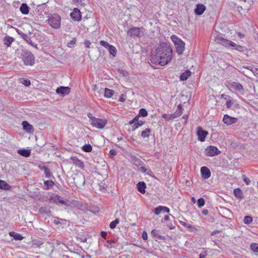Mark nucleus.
<instances>
[{"label":"nucleus","instance_id":"28","mask_svg":"<svg viewBox=\"0 0 258 258\" xmlns=\"http://www.w3.org/2000/svg\"><path fill=\"white\" fill-rule=\"evenodd\" d=\"M4 44L7 47H9L12 44V42L14 41L13 37L10 36H6L3 39Z\"/></svg>","mask_w":258,"mask_h":258},{"label":"nucleus","instance_id":"26","mask_svg":"<svg viewBox=\"0 0 258 258\" xmlns=\"http://www.w3.org/2000/svg\"><path fill=\"white\" fill-rule=\"evenodd\" d=\"M138 191L141 194H144L146 191V185L143 181L138 182L137 184Z\"/></svg>","mask_w":258,"mask_h":258},{"label":"nucleus","instance_id":"42","mask_svg":"<svg viewBox=\"0 0 258 258\" xmlns=\"http://www.w3.org/2000/svg\"><path fill=\"white\" fill-rule=\"evenodd\" d=\"M119 222V219L118 218H116L115 220L112 221L109 225V227L111 229H114L116 225L118 224Z\"/></svg>","mask_w":258,"mask_h":258},{"label":"nucleus","instance_id":"44","mask_svg":"<svg viewBox=\"0 0 258 258\" xmlns=\"http://www.w3.org/2000/svg\"><path fill=\"white\" fill-rule=\"evenodd\" d=\"M170 38L174 43L176 51H177V36L175 35L171 36Z\"/></svg>","mask_w":258,"mask_h":258},{"label":"nucleus","instance_id":"23","mask_svg":"<svg viewBox=\"0 0 258 258\" xmlns=\"http://www.w3.org/2000/svg\"><path fill=\"white\" fill-rule=\"evenodd\" d=\"M233 194L235 197L238 199L241 200L244 199V197L241 189L239 188H237L234 189Z\"/></svg>","mask_w":258,"mask_h":258},{"label":"nucleus","instance_id":"43","mask_svg":"<svg viewBox=\"0 0 258 258\" xmlns=\"http://www.w3.org/2000/svg\"><path fill=\"white\" fill-rule=\"evenodd\" d=\"M145 123V121H142V120H140V121H138V122H137L136 123H135L133 126V131H135L136 130V129H137L139 126H141L142 125H143Z\"/></svg>","mask_w":258,"mask_h":258},{"label":"nucleus","instance_id":"35","mask_svg":"<svg viewBox=\"0 0 258 258\" xmlns=\"http://www.w3.org/2000/svg\"><path fill=\"white\" fill-rule=\"evenodd\" d=\"M151 133V130L150 128H146L141 133V136L143 138H148Z\"/></svg>","mask_w":258,"mask_h":258},{"label":"nucleus","instance_id":"46","mask_svg":"<svg viewBox=\"0 0 258 258\" xmlns=\"http://www.w3.org/2000/svg\"><path fill=\"white\" fill-rule=\"evenodd\" d=\"M147 115H148V112L146 109L143 108L140 109V110L139 111V113L138 114L139 116H142L143 117H145V116H147Z\"/></svg>","mask_w":258,"mask_h":258},{"label":"nucleus","instance_id":"19","mask_svg":"<svg viewBox=\"0 0 258 258\" xmlns=\"http://www.w3.org/2000/svg\"><path fill=\"white\" fill-rule=\"evenodd\" d=\"M206 10V7L201 4L197 5L196 8L195 9V13L197 15H201Z\"/></svg>","mask_w":258,"mask_h":258},{"label":"nucleus","instance_id":"59","mask_svg":"<svg viewBox=\"0 0 258 258\" xmlns=\"http://www.w3.org/2000/svg\"><path fill=\"white\" fill-rule=\"evenodd\" d=\"M91 43L89 40H85L84 42V44L85 46L87 48H89Z\"/></svg>","mask_w":258,"mask_h":258},{"label":"nucleus","instance_id":"3","mask_svg":"<svg viewBox=\"0 0 258 258\" xmlns=\"http://www.w3.org/2000/svg\"><path fill=\"white\" fill-rule=\"evenodd\" d=\"M21 58L25 65L32 66L35 63V57L32 53L28 50H22Z\"/></svg>","mask_w":258,"mask_h":258},{"label":"nucleus","instance_id":"50","mask_svg":"<svg viewBox=\"0 0 258 258\" xmlns=\"http://www.w3.org/2000/svg\"><path fill=\"white\" fill-rule=\"evenodd\" d=\"M243 181L246 183V185H249L250 183V180L249 178L247 177L245 175L242 176Z\"/></svg>","mask_w":258,"mask_h":258},{"label":"nucleus","instance_id":"20","mask_svg":"<svg viewBox=\"0 0 258 258\" xmlns=\"http://www.w3.org/2000/svg\"><path fill=\"white\" fill-rule=\"evenodd\" d=\"M131 159L133 164L136 166L138 167L139 168L141 166H143V165H144V162L135 156H132Z\"/></svg>","mask_w":258,"mask_h":258},{"label":"nucleus","instance_id":"5","mask_svg":"<svg viewBox=\"0 0 258 258\" xmlns=\"http://www.w3.org/2000/svg\"><path fill=\"white\" fill-rule=\"evenodd\" d=\"M107 123V120L106 119L99 118L95 117L90 124L98 129H102Z\"/></svg>","mask_w":258,"mask_h":258},{"label":"nucleus","instance_id":"38","mask_svg":"<svg viewBox=\"0 0 258 258\" xmlns=\"http://www.w3.org/2000/svg\"><path fill=\"white\" fill-rule=\"evenodd\" d=\"M252 2V1L248 0L245 3L242 4V6H240V7L241 9H244L245 10H248L250 7Z\"/></svg>","mask_w":258,"mask_h":258},{"label":"nucleus","instance_id":"54","mask_svg":"<svg viewBox=\"0 0 258 258\" xmlns=\"http://www.w3.org/2000/svg\"><path fill=\"white\" fill-rule=\"evenodd\" d=\"M178 222H179V223L180 224H181L182 226H183L185 228H188L190 225L189 224H188L187 223H186L185 222H183V221H182L180 220H178Z\"/></svg>","mask_w":258,"mask_h":258},{"label":"nucleus","instance_id":"57","mask_svg":"<svg viewBox=\"0 0 258 258\" xmlns=\"http://www.w3.org/2000/svg\"><path fill=\"white\" fill-rule=\"evenodd\" d=\"M87 116H88V118H89V119H90V122L91 121H92L94 120V119L95 118V117L93 116L92 115V113H90V112H89V113H87Z\"/></svg>","mask_w":258,"mask_h":258},{"label":"nucleus","instance_id":"51","mask_svg":"<svg viewBox=\"0 0 258 258\" xmlns=\"http://www.w3.org/2000/svg\"><path fill=\"white\" fill-rule=\"evenodd\" d=\"M126 100V96L125 95L122 94L119 98L118 101L121 102H124Z\"/></svg>","mask_w":258,"mask_h":258},{"label":"nucleus","instance_id":"31","mask_svg":"<svg viewBox=\"0 0 258 258\" xmlns=\"http://www.w3.org/2000/svg\"><path fill=\"white\" fill-rule=\"evenodd\" d=\"M18 153L21 156L25 157H28L30 156L31 151L30 150L27 149H20L18 151Z\"/></svg>","mask_w":258,"mask_h":258},{"label":"nucleus","instance_id":"33","mask_svg":"<svg viewBox=\"0 0 258 258\" xmlns=\"http://www.w3.org/2000/svg\"><path fill=\"white\" fill-rule=\"evenodd\" d=\"M9 235L11 237L14 238L16 240H21L23 239V237L20 234L17 233L14 231L10 232Z\"/></svg>","mask_w":258,"mask_h":258},{"label":"nucleus","instance_id":"55","mask_svg":"<svg viewBox=\"0 0 258 258\" xmlns=\"http://www.w3.org/2000/svg\"><path fill=\"white\" fill-rule=\"evenodd\" d=\"M43 242L42 241H36L33 243V245L36 246V247H40L41 245L43 244Z\"/></svg>","mask_w":258,"mask_h":258},{"label":"nucleus","instance_id":"21","mask_svg":"<svg viewBox=\"0 0 258 258\" xmlns=\"http://www.w3.org/2000/svg\"><path fill=\"white\" fill-rule=\"evenodd\" d=\"M151 234L153 237L157 238L160 240L165 239V237L161 235V232L159 230L157 229H153L151 231Z\"/></svg>","mask_w":258,"mask_h":258},{"label":"nucleus","instance_id":"11","mask_svg":"<svg viewBox=\"0 0 258 258\" xmlns=\"http://www.w3.org/2000/svg\"><path fill=\"white\" fill-rule=\"evenodd\" d=\"M16 31L18 33V34L21 36V37L23 38L27 43L30 44L33 47L38 49L37 47V44L35 43L32 42L31 38L27 34L23 33L19 29H17Z\"/></svg>","mask_w":258,"mask_h":258},{"label":"nucleus","instance_id":"47","mask_svg":"<svg viewBox=\"0 0 258 258\" xmlns=\"http://www.w3.org/2000/svg\"><path fill=\"white\" fill-rule=\"evenodd\" d=\"M250 247L253 251L258 252V243H252Z\"/></svg>","mask_w":258,"mask_h":258},{"label":"nucleus","instance_id":"7","mask_svg":"<svg viewBox=\"0 0 258 258\" xmlns=\"http://www.w3.org/2000/svg\"><path fill=\"white\" fill-rule=\"evenodd\" d=\"M205 154L207 156L212 157L221 153V151L215 146H209L205 149Z\"/></svg>","mask_w":258,"mask_h":258},{"label":"nucleus","instance_id":"32","mask_svg":"<svg viewBox=\"0 0 258 258\" xmlns=\"http://www.w3.org/2000/svg\"><path fill=\"white\" fill-rule=\"evenodd\" d=\"M104 96L105 98H110L114 94V91L113 90L105 88L104 89Z\"/></svg>","mask_w":258,"mask_h":258},{"label":"nucleus","instance_id":"64","mask_svg":"<svg viewBox=\"0 0 258 258\" xmlns=\"http://www.w3.org/2000/svg\"><path fill=\"white\" fill-rule=\"evenodd\" d=\"M237 36L240 38H243L244 37V35L243 34L241 33V32H238L237 33Z\"/></svg>","mask_w":258,"mask_h":258},{"label":"nucleus","instance_id":"6","mask_svg":"<svg viewBox=\"0 0 258 258\" xmlns=\"http://www.w3.org/2000/svg\"><path fill=\"white\" fill-rule=\"evenodd\" d=\"M144 30L143 28L134 27L130 29L128 33L133 38L140 37L143 35Z\"/></svg>","mask_w":258,"mask_h":258},{"label":"nucleus","instance_id":"37","mask_svg":"<svg viewBox=\"0 0 258 258\" xmlns=\"http://www.w3.org/2000/svg\"><path fill=\"white\" fill-rule=\"evenodd\" d=\"M176 112L177 111H176L174 114H165L164 115V118L167 120H172L177 116Z\"/></svg>","mask_w":258,"mask_h":258},{"label":"nucleus","instance_id":"27","mask_svg":"<svg viewBox=\"0 0 258 258\" xmlns=\"http://www.w3.org/2000/svg\"><path fill=\"white\" fill-rule=\"evenodd\" d=\"M191 72L189 70H186L184 72L182 73L179 76L181 81L186 80L191 75Z\"/></svg>","mask_w":258,"mask_h":258},{"label":"nucleus","instance_id":"9","mask_svg":"<svg viewBox=\"0 0 258 258\" xmlns=\"http://www.w3.org/2000/svg\"><path fill=\"white\" fill-rule=\"evenodd\" d=\"M50 201L53 203H54L57 205H67V203L63 199L59 196L57 194L52 195L50 198Z\"/></svg>","mask_w":258,"mask_h":258},{"label":"nucleus","instance_id":"4","mask_svg":"<svg viewBox=\"0 0 258 258\" xmlns=\"http://www.w3.org/2000/svg\"><path fill=\"white\" fill-rule=\"evenodd\" d=\"M48 24L54 29H58L60 27V17L56 14L51 15L47 20Z\"/></svg>","mask_w":258,"mask_h":258},{"label":"nucleus","instance_id":"8","mask_svg":"<svg viewBox=\"0 0 258 258\" xmlns=\"http://www.w3.org/2000/svg\"><path fill=\"white\" fill-rule=\"evenodd\" d=\"M228 85L230 89L240 93H241L244 91L243 86L238 82L229 81L228 82Z\"/></svg>","mask_w":258,"mask_h":258},{"label":"nucleus","instance_id":"24","mask_svg":"<svg viewBox=\"0 0 258 258\" xmlns=\"http://www.w3.org/2000/svg\"><path fill=\"white\" fill-rule=\"evenodd\" d=\"M71 160L73 163L77 167L83 169L84 168V164L83 162L76 157H72Z\"/></svg>","mask_w":258,"mask_h":258},{"label":"nucleus","instance_id":"2","mask_svg":"<svg viewBox=\"0 0 258 258\" xmlns=\"http://www.w3.org/2000/svg\"><path fill=\"white\" fill-rule=\"evenodd\" d=\"M221 34H219L215 37V41L228 48L235 49L241 52L247 51V49L244 46L237 45L232 41L223 38Z\"/></svg>","mask_w":258,"mask_h":258},{"label":"nucleus","instance_id":"12","mask_svg":"<svg viewBox=\"0 0 258 258\" xmlns=\"http://www.w3.org/2000/svg\"><path fill=\"white\" fill-rule=\"evenodd\" d=\"M197 134L198 137V140L203 142L205 141L206 137L208 135V132L203 130L201 126H199L198 127Z\"/></svg>","mask_w":258,"mask_h":258},{"label":"nucleus","instance_id":"18","mask_svg":"<svg viewBox=\"0 0 258 258\" xmlns=\"http://www.w3.org/2000/svg\"><path fill=\"white\" fill-rule=\"evenodd\" d=\"M170 211L169 209L165 206H160L156 207L154 210V213L156 215H159L161 213H168Z\"/></svg>","mask_w":258,"mask_h":258},{"label":"nucleus","instance_id":"1","mask_svg":"<svg viewBox=\"0 0 258 258\" xmlns=\"http://www.w3.org/2000/svg\"><path fill=\"white\" fill-rule=\"evenodd\" d=\"M172 49L170 45L165 42L161 43L151 55V61L153 63L164 66L170 62L172 58Z\"/></svg>","mask_w":258,"mask_h":258},{"label":"nucleus","instance_id":"10","mask_svg":"<svg viewBox=\"0 0 258 258\" xmlns=\"http://www.w3.org/2000/svg\"><path fill=\"white\" fill-rule=\"evenodd\" d=\"M100 44L101 45L106 48L111 55H112L113 56H115L117 50L114 46L109 44L107 42L104 40H101L100 42Z\"/></svg>","mask_w":258,"mask_h":258},{"label":"nucleus","instance_id":"49","mask_svg":"<svg viewBox=\"0 0 258 258\" xmlns=\"http://www.w3.org/2000/svg\"><path fill=\"white\" fill-rule=\"evenodd\" d=\"M76 38H73L72 39V40H71V41H70L69 42H68L67 46H68L69 47L72 48V47H74V45L76 43Z\"/></svg>","mask_w":258,"mask_h":258},{"label":"nucleus","instance_id":"25","mask_svg":"<svg viewBox=\"0 0 258 258\" xmlns=\"http://www.w3.org/2000/svg\"><path fill=\"white\" fill-rule=\"evenodd\" d=\"M39 212L42 215H46L50 216L51 211L48 207L44 206L41 207L39 209Z\"/></svg>","mask_w":258,"mask_h":258},{"label":"nucleus","instance_id":"56","mask_svg":"<svg viewBox=\"0 0 258 258\" xmlns=\"http://www.w3.org/2000/svg\"><path fill=\"white\" fill-rule=\"evenodd\" d=\"M233 104L231 100H229L226 102V105L228 108H230Z\"/></svg>","mask_w":258,"mask_h":258},{"label":"nucleus","instance_id":"52","mask_svg":"<svg viewBox=\"0 0 258 258\" xmlns=\"http://www.w3.org/2000/svg\"><path fill=\"white\" fill-rule=\"evenodd\" d=\"M208 255L206 251H202L199 255V258H205Z\"/></svg>","mask_w":258,"mask_h":258},{"label":"nucleus","instance_id":"61","mask_svg":"<svg viewBox=\"0 0 258 258\" xmlns=\"http://www.w3.org/2000/svg\"><path fill=\"white\" fill-rule=\"evenodd\" d=\"M178 116H179L182 113V108L180 104L178 105Z\"/></svg>","mask_w":258,"mask_h":258},{"label":"nucleus","instance_id":"15","mask_svg":"<svg viewBox=\"0 0 258 258\" xmlns=\"http://www.w3.org/2000/svg\"><path fill=\"white\" fill-rule=\"evenodd\" d=\"M237 118L231 117L227 114L224 115L223 118V122L227 125H231L235 123L237 121Z\"/></svg>","mask_w":258,"mask_h":258},{"label":"nucleus","instance_id":"60","mask_svg":"<svg viewBox=\"0 0 258 258\" xmlns=\"http://www.w3.org/2000/svg\"><path fill=\"white\" fill-rule=\"evenodd\" d=\"M109 154L111 155V156H115L117 154V152L115 150H114V149H111L109 151Z\"/></svg>","mask_w":258,"mask_h":258},{"label":"nucleus","instance_id":"34","mask_svg":"<svg viewBox=\"0 0 258 258\" xmlns=\"http://www.w3.org/2000/svg\"><path fill=\"white\" fill-rule=\"evenodd\" d=\"M44 185L46 187V190L49 189L54 185V182L52 180H46L44 182Z\"/></svg>","mask_w":258,"mask_h":258},{"label":"nucleus","instance_id":"22","mask_svg":"<svg viewBox=\"0 0 258 258\" xmlns=\"http://www.w3.org/2000/svg\"><path fill=\"white\" fill-rule=\"evenodd\" d=\"M30 8L26 3L21 4L20 7V11L23 15H27L29 14Z\"/></svg>","mask_w":258,"mask_h":258},{"label":"nucleus","instance_id":"36","mask_svg":"<svg viewBox=\"0 0 258 258\" xmlns=\"http://www.w3.org/2000/svg\"><path fill=\"white\" fill-rule=\"evenodd\" d=\"M10 187V185L6 181L0 180V188L2 189H8Z\"/></svg>","mask_w":258,"mask_h":258},{"label":"nucleus","instance_id":"16","mask_svg":"<svg viewBox=\"0 0 258 258\" xmlns=\"http://www.w3.org/2000/svg\"><path fill=\"white\" fill-rule=\"evenodd\" d=\"M201 173L202 177L204 179H207L211 176V171L206 166H203L201 168Z\"/></svg>","mask_w":258,"mask_h":258},{"label":"nucleus","instance_id":"13","mask_svg":"<svg viewBox=\"0 0 258 258\" xmlns=\"http://www.w3.org/2000/svg\"><path fill=\"white\" fill-rule=\"evenodd\" d=\"M71 88L69 87L60 86L56 89V93L60 96H64L70 93Z\"/></svg>","mask_w":258,"mask_h":258},{"label":"nucleus","instance_id":"39","mask_svg":"<svg viewBox=\"0 0 258 258\" xmlns=\"http://www.w3.org/2000/svg\"><path fill=\"white\" fill-rule=\"evenodd\" d=\"M139 170L143 173H146L147 174L150 176H152V171L150 169H147L144 166H141L140 168H139Z\"/></svg>","mask_w":258,"mask_h":258},{"label":"nucleus","instance_id":"63","mask_svg":"<svg viewBox=\"0 0 258 258\" xmlns=\"http://www.w3.org/2000/svg\"><path fill=\"white\" fill-rule=\"evenodd\" d=\"M187 59L186 58H183V60L181 61L180 64L183 66L185 68V62L186 61Z\"/></svg>","mask_w":258,"mask_h":258},{"label":"nucleus","instance_id":"30","mask_svg":"<svg viewBox=\"0 0 258 258\" xmlns=\"http://www.w3.org/2000/svg\"><path fill=\"white\" fill-rule=\"evenodd\" d=\"M39 167L40 169L44 170V174H45V177L46 178H49L51 176H52L53 177L52 174H51V173L50 171V170L47 167L43 166L41 167L40 166H39Z\"/></svg>","mask_w":258,"mask_h":258},{"label":"nucleus","instance_id":"62","mask_svg":"<svg viewBox=\"0 0 258 258\" xmlns=\"http://www.w3.org/2000/svg\"><path fill=\"white\" fill-rule=\"evenodd\" d=\"M107 234L106 232H105V231H101V236L103 238L105 239L106 238V237H107Z\"/></svg>","mask_w":258,"mask_h":258},{"label":"nucleus","instance_id":"40","mask_svg":"<svg viewBox=\"0 0 258 258\" xmlns=\"http://www.w3.org/2000/svg\"><path fill=\"white\" fill-rule=\"evenodd\" d=\"M82 150L86 152H90L92 150V147L90 144H85L82 146Z\"/></svg>","mask_w":258,"mask_h":258},{"label":"nucleus","instance_id":"17","mask_svg":"<svg viewBox=\"0 0 258 258\" xmlns=\"http://www.w3.org/2000/svg\"><path fill=\"white\" fill-rule=\"evenodd\" d=\"M23 128L26 132L31 134L34 131L33 126L27 121H23L22 123Z\"/></svg>","mask_w":258,"mask_h":258},{"label":"nucleus","instance_id":"29","mask_svg":"<svg viewBox=\"0 0 258 258\" xmlns=\"http://www.w3.org/2000/svg\"><path fill=\"white\" fill-rule=\"evenodd\" d=\"M185 48V43L178 38V55L182 53Z\"/></svg>","mask_w":258,"mask_h":258},{"label":"nucleus","instance_id":"48","mask_svg":"<svg viewBox=\"0 0 258 258\" xmlns=\"http://www.w3.org/2000/svg\"><path fill=\"white\" fill-rule=\"evenodd\" d=\"M205 204V200L201 198L198 199V206L199 208H202L203 206H204Z\"/></svg>","mask_w":258,"mask_h":258},{"label":"nucleus","instance_id":"14","mask_svg":"<svg viewBox=\"0 0 258 258\" xmlns=\"http://www.w3.org/2000/svg\"><path fill=\"white\" fill-rule=\"evenodd\" d=\"M71 18L75 21H80L81 20V15L80 10L78 8H74L71 13Z\"/></svg>","mask_w":258,"mask_h":258},{"label":"nucleus","instance_id":"53","mask_svg":"<svg viewBox=\"0 0 258 258\" xmlns=\"http://www.w3.org/2000/svg\"><path fill=\"white\" fill-rule=\"evenodd\" d=\"M187 228L189 229V231L191 232H196L197 231V229L195 227L191 226L190 224Z\"/></svg>","mask_w":258,"mask_h":258},{"label":"nucleus","instance_id":"41","mask_svg":"<svg viewBox=\"0 0 258 258\" xmlns=\"http://www.w3.org/2000/svg\"><path fill=\"white\" fill-rule=\"evenodd\" d=\"M252 222V218L250 216H246L244 218L243 222L245 224H250Z\"/></svg>","mask_w":258,"mask_h":258},{"label":"nucleus","instance_id":"45","mask_svg":"<svg viewBox=\"0 0 258 258\" xmlns=\"http://www.w3.org/2000/svg\"><path fill=\"white\" fill-rule=\"evenodd\" d=\"M20 82L26 87L29 86L31 84V82L29 80L24 78L21 79Z\"/></svg>","mask_w":258,"mask_h":258},{"label":"nucleus","instance_id":"58","mask_svg":"<svg viewBox=\"0 0 258 258\" xmlns=\"http://www.w3.org/2000/svg\"><path fill=\"white\" fill-rule=\"evenodd\" d=\"M142 237L144 240H147L148 239L147 233L145 231H144L142 234Z\"/></svg>","mask_w":258,"mask_h":258}]
</instances>
